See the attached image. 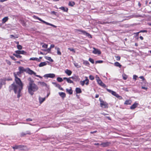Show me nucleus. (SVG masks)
Returning <instances> with one entry per match:
<instances>
[{
	"label": "nucleus",
	"mask_w": 151,
	"mask_h": 151,
	"mask_svg": "<svg viewBox=\"0 0 151 151\" xmlns=\"http://www.w3.org/2000/svg\"><path fill=\"white\" fill-rule=\"evenodd\" d=\"M14 75L15 78V81L18 85L13 83L9 86V91L11 92L12 90H13L15 93L17 94V97L19 98L21 96L20 93L21 91L23 89V85L20 79L17 76L15 73Z\"/></svg>",
	"instance_id": "1"
},
{
	"label": "nucleus",
	"mask_w": 151,
	"mask_h": 151,
	"mask_svg": "<svg viewBox=\"0 0 151 151\" xmlns=\"http://www.w3.org/2000/svg\"><path fill=\"white\" fill-rule=\"evenodd\" d=\"M29 85L27 88L29 93L31 95H33L34 92L37 91L38 88L37 86L34 83V81L31 78H29Z\"/></svg>",
	"instance_id": "2"
},
{
	"label": "nucleus",
	"mask_w": 151,
	"mask_h": 151,
	"mask_svg": "<svg viewBox=\"0 0 151 151\" xmlns=\"http://www.w3.org/2000/svg\"><path fill=\"white\" fill-rule=\"evenodd\" d=\"M34 17L35 19H37L39 20L40 21H41L43 23L47 25H50V26H52V27H55V28H56L57 27L56 26L53 24H51L47 22L42 20L41 18H40L39 17H37L34 16Z\"/></svg>",
	"instance_id": "3"
},
{
	"label": "nucleus",
	"mask_w": 151,
	"mask_h": 151,
	"mask_svg": "<svg viewBox=\"0 0 151 151\" xmlns=\"http://www.w3.org/2000/svg\"><path fill=\"white\" fill-rule=\"evenodd\" d=\"M76 30L78 32H80V33L83 34L88 36L89 37H92L91 35L89 33L85 31L82 30L80 29H77Z\"/></svg>",
	"instance_id": "4"
},
{
	"label": "nucleus",
	"mask_w": 151,
	"mask_h": 151,
	"mask_svg": "<svg viewBox=\"0 0 151 151\" xmlns=\"http://www.w3.org/2000/svg\"><path fill=\"white\" fill-rule=\"evenodd\" d=\"M86 79L85 80L80 81V84L82 86H83L85 83L86 85H88L89 83V80L88 79L87 77H86Z\"/></svg>",
	"instance_id": "5"
},
{
	"label": "nucleus",
	"mask_w": 151,
	"mask_h": 151,
	"mask_svg": "<svg viewBox=\"0 0 151 151\" xmlns=\"http://www.w3.org/2000/svg\"><path fill=\"white\" fill-rule=\"evenodd\" d=\"M43 77L45 78H53L55 77V75L53 73H49L45 74Z\"/></svg>",
	"instance_id": "6"
},
{
	"label": "nucleus",
	"mask_w": 151,
	"mask_h": 151,
	"mask_svg": "<svg viewBox=\"0 0 151 151\" xmlns=\"http://www.w3.org/2000/svg\"><path fill=\"white\" fill-rule=\"evenodd\" d=\"M24 146L23 145H15L12 147V148L14 150L18 149L22 150L23 149Z\"/></svg>",
	"instance_id": "7"
},
{
	"label": "nucleus",
	"mask_w": 151,
	"mask_h": 151,
	"mask_svg": "<svg viewBox=\"0 0 151 151\" xmlns=\"http://www.w3.org/2000/svg\"><path fill=\"white\" fill-rule=\"evenodd\" d=\"M93 53L94 54H97L99 55H100L101 52L100 50L98 49H96L94 47L93 48Z\"/></svg>",
	"instance_id": "8"
},
{
	"label": "nucleus",
	"mask_w": 151,
	"mask_h": 151,
	"mask_svg": "<svg viewBox=\"0 0 151 151\" xmlns=\"http://www.w3.org/2000/svg\"><path fill=\"white\" fill-rule=\"evenodd\" d=\"M31 134V132L29 131H27L24 132H22L20 133V136L23 137L27 134L30 135Z\"/></svg>",
	"instance_id": "9"
},
{
	"label": "nucleus",
	"mask_w": 151,
	"mask_h": 151,
	"mask_svg": "<svg viewBox=\"0 0 151 151\" xmlns=\"http://www.w3.org/2000/svg\"><path fill=\"white\" fill-rule=\"evenodd\" d=\"M111 144V143L109 142H104L102 143L100 145L103 147H108Z\"/></svg>",
	"instance_id": "10"
},
{
	"label": "nucleus",
	"mask_w": 151,
	"mask_h": 151,
	"mask_svg": "<svg viewBox=\"0 0 151 151\" xmlns=\"http://www.w3.org/2000/svg\"><path fill=\"white\" fill-rule=\"evenodd\" d=\"M26 73H28L29 74L32 75V74H33L35 76L36 73L34 72L33 70H31L29 68H27V70L26 71Z\"/></svg>",
	"instance_id": "11"
},
{
	"label": "nucleus",
	"mask_w": 151,
	"mask_h": 151,
	"mask_svg": "<svg viewBox=\"0 0 151 151\" xmlns=\"http://www.w3.org/2000/svg\"><path fill=\"white\" fill-rule=\"evenodd\" d=\"M19 70L22 73H23L24 72L26 73L27 68L24 69L23 67L20 66L19 67Z\"/></svg>",
	"instance_id": "12"
},
{
	"label": "nucleus",
	"mask_w": 151,
	"mask_h": 151,
	"mask_svg": "<svg viewBox=\"0 0 151 151\" xmlns=\"http://www.w3.org/2000/svg\"><path fill=\"white\" fill-rule=\"evenodd\" d=\"M70 78H71L73 80L75 81H78L80 80V78L78 76H74L71 77H70Z\"/></svg>",
	"instance_id": "13"
},
{
	"label": "nucleus",
	"mask_w": 151,
	"mask_h": 151,
	"mask_svg": "<svg viewBox=\"0 0 151 151\" xmlns=\"http://www.w3.org/2000/svg\"><path fill=\"white\" fill-rule=\"evenodd\" d=\"M15 52L18 55L20 54L24 55L26 53V52L24 50H16L15 51Z\"/></svg>",
	"instance_id": "14"
},
{
	"label": "nucleus",
	"mask_w": 151,
	"mask_h": 151,
	"mask_svg": "<svg viewBox=\"0 0 151 151\" xmlns=\"http://www.w3.org/2000/svg\"><path fill=\"white\" fill-rule=\"evenodd\" d=\"M138 104L135 102L134 104H133L130 107V109H133L135 108L138 106Z\"/></svg>",
	"instance_id": "15"
},
{
	"label": "nucleus",
	"mask_w": 151,
	"mask_h": 151,
	"mask_svg": "<svg viewBox=\"0 0 151 151\" xmlns=\"http://www.w3.org/2000/svg\"><path fill=\"white\" fill-rule=\"evenodd\" d=\"M45 99V98L44 97L43 98H41L40 96L39 97V103L41 104Z\"/></svg>",
	"instance_id": "16"
},
{
	"label": "nucleus",
	"mask_w": 151,
	"mask_h": 151,
	"mask_svg": "<svg viewBox=\"0 0 151 151\" xmlns=\"http://www.w3.org/2000/svg\"><path fill=\"white\" fill-rule=\"evenodd\" d=\"M59 95L63 98H64L66 96V94L65 93L61 92L58 93Z\"/></svg>",
	"instance_id": "17"
},
{
	"label": "nucleus",
	"mask_w": 151,
	"mask_h": 151,
	"mask_svg": "<svg viewBox=\"0 0 151 151\" xmlns=\"http://www.w3.org/2000/svg\"><path fill=\"white\" fill-rule=\"evenodd\" d=\"M65 73L68 76H70L72 72L69 70L66 69L65 70Z\"/></svg>",
	"instance_id": "18"
},
{
	"label": "nucleus",
	"mask_w": 151,
	"mask_h": 151,
	"mask_svg": "<svg viewBox=\"0 0 151 151\" xmlns=\"http://www.w3.org/2000/svg\"><path fill=\"white\" fill-rule=\"evenodd\" d=\"M59 9H61V10L63 11L64 12H67L68 11V9L67 7H65L63 6H62L59 8Z\"/></svg>",
	"instance_id": "19"
},
{
	"label": "nucleus",
	"mask_w": 151,
	"mask_h": 151,
	"mask_svg": "<svg viewBox=\"0 0 151 151\" xmlns=\"http://www.w3.org/2000/svg\"><path fill=\"white\" fill-rule=\"evenodd\" d=\"M55 49L57 50V54L60 55H61V53L60 51V49L59 47H55Z\"/></svg>",
	"instance_id": "20"
},
{
	"label": "nucleus",
	"mask_w": 151,
	"mask_h": 151,
	"mask_svg": "<svg viewBox=\"0 0 151 151\" xmlns=\"http://www.w3.org/2000/svg\"><path fill=\"white\" fill-rule=\"evenodd\" d=\"M76 93H80L82 92L81 89L79 88H76Z\"/></svg>",
	"instance_id": "21"
},
{
	"label": "nucleus",
	"mask_w": 151,
	"mask_h": 151,
	"mask_svg": "<svg viewBox=\"0 0 151 151\" xmlns=\"http://www.w3.org/2000/svg\"><path fill=\"white\" fill-rule=\"evenodd\" d=\"M30 60H36L38 62H40V60L37 58H30Z\"/></svg>",
	"instance_id": "22"
},
{
	"label": "nucleus",
	"mask_w": 151,
	"mask_h": 151,
	"mask_svg": "<svg viewBox=\"0 0 151 151\" xmlns=\"http://www.w3.org/2000/svg\"><path fill=\"white\" fill-rule=\"evenodd\" d=\"M47 64L46 62H42L39 65V67H41L46 65Z\"/></svg>",
	"instance_id": "23"
},
{
	"label": "nucleus",
	"mask_w": 151,
	"mask_h": 151,
	"mask_svg": "<svg viewBox=\"0 0 151 151\" xmlns=\"http://www.w3.org/2000/svg\"><path fill=\"white\" fill-rule=\"evenodd\" d=\"M38 83H39L42 86H47V84L44 82L40 81Z\"/></svg>",
	"instance_id": "24"
},
{
	"label": "nucleus",
	"mask_w": 151,
	"mask_h": 151,
	"mask_svg": "<svg viewBox=\"0 0 151 151\" xmlns=\"http://www.w3.org/2000/svg\"><path fill=\"white\" fill-rule=\"evenodd\" d=\"M132 101L131 100H127L124 103V104L130 105L131 104Z\"/></svg>",
	"instance_id": "25"
},
{
	"label": "nucleus",
	"mask_w": 151,
	"mask_h": 151,
	"mask_svg": "<svg viewBox=\"0 0 151 151\" xmlns=\"http://www.w3.org/2000/svg\"><path fill=\"white\" fill-rule=\"evenodd\" d=\"M66 92H68V93L70 94H73V91L71 88L70 89H69L68 88H66Z\"/></svg>",
	"instance_id": "26"
},
{
	"label": "nucleus",
	"mask_w": 151,
	"mask_h": 151,
	"mask_svg": "<svg viewBox=\"0 0 151 151\" xmlns=\"http://www.w3.org/2000/svg\"><path fill=\"white\" fill-rule=\"evenodd\" d=\"M114 65L116 67H119L120 68H121L122 67V65L117 62H115L114 63Z\"/></svg>",
	"instance_id": "27"
},
{
	"label": "nucleus",
	"mask_w": 151,
	"mask_h": 151,
	"mask_svg": "<svg viewBox=\"0 0 151 151\" xmlns=\"http://www.w3.org/2000/svg\"><path fill=\"white\" fill-rule=\"evenodd\" d=\"M99 101L101 102L100 104V106L101 107H103V104L105 103H106V102L103 101L102 99H101L100 98H99Z\"/></svg>",
	"instance_id": "28"
},
{
	"label": "nucleus",
	"mask_w": 151,
	"mask_h": 151,
	"mask_svg": "<svg viewBox=\"0 0 151 151\" xmlns=\"http://www.w3.org/2000/svg\"><path fill=\"white\" fill-rule=\"evenodd\" d=\"M8 19V17H5L2 19V23H5Z\"/></svg>",
	"instance_id": "29"
},
{
	"label": "nucleus",
	"mask_w": 151,
	"mask_h": 151,
	"mask_svg": "<svg viewBox=\"0 0 151 151\" xmlns=\"http://www.w3.org/2000/svg\"><path fill=\"white\" fill-rule=\"evenodd\" d=\"M45 58L46 60H48L50 62H52L53 61V60L51 59V58L50 57L45 56Z\"/></svg>",
	"instance_id": "30"
},
{
	"label": "nucleus",
	"mask_w": 151,
	"mask_h": 151,
	"mask_svg": "<svg viewBox=\"0 0 151 151\" xmlns=\"http://www.w3.org/2000/svg\"><path fill=\"white\" fill-rule=\"evenodd\" d=\"M75 4V3L74 1H70L68 5L69 6H73Z\"/></svg>",
	"instance_id": "31"
},
{
	"label": "nucleus",
	"mask_w": 151,
	"mask_h": 151,
	"mask_svg": "<svg viewBox=\"0 0 151 151\" xmlns=\"http://www.w3.org/2000/svg\"><path fill=\"white\" fill-rule=\"evenodd\" d=\"M108 104L106 102V103H105L103 104V107H102L104 108H106L108 107Z\"/></svg>",
	"instance_id": "32"
},
{
	"label": "nucleus",
	"mask_w": 151,
	"mask_h": 151,
	"mask_svg": "<svg viewBox=\"0 0 151 151\" xmlns=\"http://www.w3.org/2000/svg\"><path fill=\"white\" fill-rule=\"evenodd\" d=\"M70 78H70V77L68 78V79H67V80L66 81H67L68 83H73V81L70 80Z\"/></svg>",
	"instance_id": "33"
},
{
	"label": "nucleus",
	"mask_w": 151,
	"mask_h": 151,
	"mask_svg": "<svg viewBox=\"0 0 151 151\" xmlns=\"http://www.w3.org/2000/svg\"><path fill=\"white\" fill-rule=\"evenodd\" d=\"M57 80L58 82H62L63 81V80L62 78L59 77L57 78Z\"/></svg>",
	"instance_id": "34"
},
{
	"label": "nucleus",
	"mask_w": 151,
	"mask_h": 151,
	"mask_svg": "<svg viewBox=\"0 0 151 151\" xmlns=\"http://www.w3.org/2000/svg\"><path fill=\"white\" fill-rule=\"evenodd\" d=\"M13 55L15 56L17 58H20L22 57L21 56L18 55V54H16L15 53H13Z\"/></svg>",
	"instance_id": "35"
},
{
	"label": "nucleus",
	"mask_w": 151,
	"mask_h": 151,
	"mask_svg": "<svg viewBox=\"0 0 151 151\" xmlns=\"http://www.w3.org/2000/svg\"><path fill=\"white\" fill-rule=\"evenodd\" d=\"M139 78L141 79L144 81V82L145 83L146 82L145 79L144 78L143 76H140L139 77Z\"/></svg>",
	"instance_id": "36"
},
{
	"label": "nucleus",
	"mask_w": 151,
	"mask_h": 151,
	"mask_svg": "<svg viewBox=\"0 0 151 151\" xmlns=\"http://www.w3.org/2000/svg\"><path fill=\"white\" fill-rule=\"evenodd\" d=\"M122 77L124 80H126L127 79V76L126 75L123 74Z\"/></svg>",
	"instance_id": "37"
},
{
	"label": "nucleus",
	"mask_w": 151,
	"mask_h": 151,
	"mask_svg": "<svg viewBox=\"0 0 151 151\" xmlns=\"http://www.w3.org/2000/svg\"><path fill=\"white\" fill-rule=\"evenodd\" d=\"M115 96L118 98L119 99H122V96H119L118 94L116 93Z\"/></svg>",
	"instance_id": "38"
},
{
	"label": "nucleus",
	"mask_w": 151,
	"mask_h": 151,
	"mask_svg": "<svg viewBox=\"0 0 151 151\" xmlns=\"http://www.w3.org/2000/svg\"><path fill=\"white\" fill-rule=\"evenodd\" d=\"M51 49V48L50 47L47 48V49L43 50L44 51H47L48 52H49L50 51Z\"/></svg>",
	"instance_id": "39"
},
{
	"label": "nucleus",
	"mask_w": 151,
	"mask_h": 151,
	"mask_svg": "<svg viewBox=\"0 0 151 151\" xmlns=\"http://www.w3.org/2000/svg\"><path fill=\"white\" fill-rule=\"evenodd\" d=\"M17 49L19 50H21L22 49V46L20 45H17Z\"/></svg>",
	"instance_id": "40"
},
{
	"label": "nucleus",
	"mask_w": 151,
	"mask_h": 151,
	"mask_svg": "<svg viewBox=\"0 0 151 151\" xmlns=\"http://www.w3.org/2000/svg\"><path fill=\"white\" fill-rule=\"evenodd\" d=\"M84 63L86 65H89V62L87 61H86L84 62Z\"/></svg>",
	"instance_id": "41"
},
{
	"label": "nucleus",
	"mask_w": 151,
	"mask_h": 151,
	"mask_svg": "<svg viewBox=\"0 0 151 151\" xmlns=\"http://www.w3.org/2000/svg\"><path fill=\"white\" fill-rule=\"evenodd\" d=\"M89 78L90 80H94V77L93 76H92V75L89 76Z\"/></svg>",
	"instance_id": "42"
},
{
	"label": "nucleus",
	"mask_w": 151,
	"mask_h": 151,
	"mask_svg": "<svg viewBox=\"0 0 151 151\" xmlns=\"http://www.w3.org/2000/svg\"><path fill=\"white\" fill-rule=\"evenodd\" d=\"M74 65L77 68H79L81 67V66L78 65L77 63H74Z\"/></svg>",
	"instance_id": "43"
},
{
	"label": "nucleus",
	"mask_w": 151,
	"mask_h": 151,
	"mask_svg": "<svg viewBox=\"0 0 151 151\" xmlns=\"http://www.w3.org/2000/svg\"><path fill=\"white\" fill-rule=\"evenodd\" d=\"M97 82L100 85L103 82L100 79V80H97Z\"/></svg>",
	"instance_id": "44"
},
{
	"label": "nucleus",
	"mask_w": 151,
	"mask_h": 151,
	"mask_svg": "<svg viewBox=\"0 0 151 151\" xmlns=\"http://www.w3.org/2000/svg\"><path fill=\"white\" fill-rule=\"evenodd\" d=\"M89 60L90 62L91 63L93 64L94 63V60L91 58H89Z\"/></svg>",
	"instance_id": "45"
},
{
	"label": "nucleus",
	"mask_w": 151,
	"mask_h": 151,
	"mask_svg": "<svg viewBox=\"0 0 151 151\" xmlns=\"http://www.w3.org/2000/svg\"><path fill=\"white\" fill-rule=\"evenodd\" d=\"M103 62V60H97L96 61V63H102Z\"/></svg>",
	"instance_id": "46"
},
{
	"label": "nucleus",
	"mask_w": 151,
	"mask_h": 151,
	"mask_svg": "<svg viewBox=\"0 0 151 151\" xmlns=\"http://www.w3.org/2000/svg\"><path fill=\"white\" fill-rule=\"evenodd\" d=\"M42 47L44 48H47V45L45 44H44L42 45Z\"/></svg>",
	"instance_id": "47"
},
{
	"label": "nucleus",
	"mask_w": 151,
	"mask_h": 151,
	"mask_svg": "<svg viewBox=\"0 0 151 151\" xmlns=\"http://www.w3.org/2000/svg\"><path fill=\"white\" fill-rule=\"evenodd\" d=\"M115 57L116 58V60L117 61H119L120 60V57L119 56H115Z\"/></svg>",
	"instance_id": "48"
},
{
	"label": "nucleus",
	"mask_w": 151,
	"mask_h": 151,
	"mask_svg": "<svg viewBox=\"0 0 151 151\" xmlns=\"http://www.w3.org/2000/svg\"><path fill=\"white\" fill-rule=\"evenodd\" d=\"M139 33H140V32H139H139H136V33H134V34L136 35V37H137L138 38V36H139Z\"/></svg>",
	"instance_id": "49"
},
{
	"label": "nucleus",
	"mask_w": 151,
	"mask_h": 151,
	"mask_svg": "<svg viewBox=\"0 0 151 151\" xmlns=\"http://www.w3.org/2000/svg\"><path fill=\"white\" fill-rule=\"evenodd\" d=\"M10 57L13 60H16V59H15L14 57L13 56H10Z\"/></svg>",
	"instance_id": "50"
},
{
	"label": "nucleus",
	"mask_w": 151,
	"mask_h": 151,
	"mask_svg": "<svg viewBox=\"0 0 151 151\" xmlns=\"http://www.w3.org/2000/svg\"><path fill=\"white\" fill-rule=\"evenodd\" d=\"M137 77L138 76H137L136 75H134L133 76V79H134L135 81Z\"/></svg>",
	"instance_id": "51"
},
{
	"label": "nucleus",
	"mask_w": 151,
	"mask_h": 151,
	"mask_svg": "<svg viewBox=\"0 0 151 151\" xmlns=\"http://www.w3.org/2000/svg\"><path fill=\"white\" fill-rule=\"evenodd\" d=\"M55 86L59 88L60 87V85L59 84L57 83L55 85Z\"/></svg>",
	"instance_id": "52"
},
{
	"label": "nucleus",
	"mask_w": 151,
	"mask_h": 151,
	"mask_svg": "<svg viewBox=\"0 0 151 151\" xmlns=\"http://www.w3.org/2000/svg\"><path fill=\"white\" fill-rule=\"evenodd\" d=\"M139 32H145L146 33L147 32V30H141L139 31Z\"/></svg>",
	"instance_id": "53"
},
{
	"label": "nucleus",
	"mask_w": 151,
	"mask_h": 151,
	"mask_svg": "<svg viewBox=\"0 0 151 151\" xmlns=\"http://www.w3.org/2000/svg\"><path fill=\"white\" fill-rule=\"evenodd\" d=\"M111 93L113 95H114V96H115L116 95V94L117 93L115 91H113Z\"/></svg>",
	"instance_id": "54"
},
{
	"label": "nucleus",
	"mask_w": 151,
	"mask_h": 151,
	"mask_svg": "<svg viewBox=\"0 0 151 151\" xmlns=\"http://www.w3.org/2000/svg\"><path fill=\"white\" fill-rule=\"evenodd\" d=\"M100 85L104 87L106 86L105 85L103 82H102V83Z\"/></svg>",
	"instance_id": "55"
},
{
	"label": "nucleus",
	"mask_w": 151,
	"mask_h": 151,
	"mask_svg": "<svg viewBox=\"0 0 151 151\" xmlns=\"http://www.w3.org/2000/svg\"><path fill=\"white\" fill-rule=\"evenodd\" d=\"M32 119H31V118H27V119H26V121H32Z\"/></svg>",
	"instance_id": "56"
},
{
	"label": "nucleus",
	"mask_w": 151,
	"mask_h": 151,
	"mask_svg": "<svg viewBox=\"0 0 151 151\" xmlns=\"http://www.w3.org/2000/svg\"><path fill=\"white\" fill-rule=\"evenodd\" d=\"M68 49L71 51L74 52L75 51L74 50L73 48H68Z\"/></svg>",
	"instance_id": "57"
},
{
	"label": "nucleus",
	"mask_w": 151,
	"mask_h": 151,
	"mask_svg": "<svg viewBox=\"0 0 151 151\" xmlns=\"http://www.w3.org/2000/svg\"><path fill=\"white\" fill-rule=\"evenodd\" d=\"M6 63L8 64L9 65H11V62L9 60H6Z\"/></svg>",
	"instance_id": "58"
},
{
	"label": "nucleus",
	"mask_w": 151,
	"mask_h": 151,
	"mask_svg": "<svg viewBox=\"0 0 151 151\" xmlns=\"http://www.w3.org/2000/svg\"><path fill=\"white\" fill-rule=\"evenodd\" d=\"M35 76H36L40 78H42V76H40L38 75H36V74H35Z\"/></svg>",
	"instance_id": "59"
},
{
	"label": "nucleus",
	"mask_w": 151,
	"mask_h": 151,
	"mask_svg": "<svg viewBox=\"0 0 151 151\" xmlns=\"http://www.w3.org/2000/svg\"><path fill=\"white\" fill-rule=\"evenodd\" d=\"M97 132V131H91L90 132L91 134H93L96 133Z\"/></svg>",
	"instance_id": "60"
},
{
	"label": "nucleus",
	"mask_w": 151,
	"mask_h": 151,
	"mask_svg": "<svg viewBox=\"0 0 151 151\" xmlns=\"http://www.w3.org/2000/svg\"><path fill=\"white\" fill-rule=\"evenodd\" d=\"M96 81H97V80H100V78H99V77L96 75Z\"/></svg>",
	"instance_id": "61"
},
{
	"label": "nucleus",
	"mask_w": 151,
	"mask_h": 151,
	"mask_svg": "<svg viewBox=\"0 0 151 151\" xmlns=\"http://www.w3.org/2000/svg\"><path fill=\"white\" fill-rule=\"evenodd\" d=\"M107 91L111 93L113 91H111V90H110V89H107Z\"/></svg>",
	"instance_id": "62"
},
{
	"label": "nucleus",
	"mask_w": 151,
	"mask_h": 151,
	"mask_svg": "<svg viewBox=\"0 0 151 151\" xmlns=\"http://www.w3.org/2000/svg\"><path fill=\"white\" fill-rule=\"evenodd\" d=\"M21 73H22L21 72L19 71L17 72V74L18 76H19L20 75Z\"/></svg>",
	"instance_id": "63"
},
{
	"label": "nucleus",
	"mask_w": 151,
	"mask_h": 151,
	"mask_svg": "<svg viewBox=\"0 0 151 151\" xmlns=\"http://www.w3.org/2000/svg\"><path fill=\"white\" fill-rule=\"evenodd\" d=\"M55 47L54 45L53 44H51L50 46V48H53Z\"/></svg>",
	"instance_id": "64"
}]
</instances>
